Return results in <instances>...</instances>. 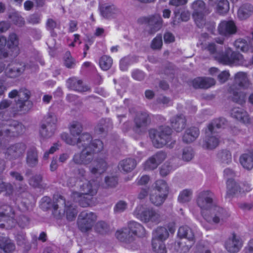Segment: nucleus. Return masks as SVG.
I'll use <instances>...</instances> for the list:
<instances>
[{"mask_svg": "<svg viewBox=\"0 0 253 253\" xmlns=\"http://www.w3.org/2000/svg\"><path fill=\"white\" fill-rule=\"evenodd\" d=\"M70 135L67 133L61 135V139L67 144H77L82 149L80 153L74 155L73 162L78 165H86L92 160V154L101 151L103 144L100 140L91 141L92 138L89 133H84L80 135L83 127L81 124L78 122H72L69 127Z\"/></svg>", "mask_w": 253, "mask_h": 253, "instance_id": "obj_1", "label": "nucleus"}, {"mask_svg": "<svg viewBox=\"0 0 253 253\" xmlns=\"http://www.w3.org/2000/svg\"><path fill=\"white\" fill-rule=\"evenodd\" d=\"M195 201L196 205L200 209L202 216L209 223H221L229 216L226 210L216 205L214 195L210 190L199 192Z\"/></svg>", "mask_w": 253, "mask_h": 253, "instance_id": "obj_2", "label": "nucleus"}, {"mask_svg": "<svg viewBox=\"0 0 253 253\" xmlns=\"http://www.w3.org/2000/svg\"><path fill=\"white\" fill-rule=\"evenodd\" d=\"M79 174L83 178L77 182L80 192H73L71 198L82 207L91 206L93 204V197L97 193L99 183L96 181L86 179V172L83 169H79Z\"/></svg>", "mask_w": 253, "mask_h": 253, "instance_id": "obj_3", "label": "nucleus"}, {"mask_svg": "<svg viewBox=\"0 0 253 253\" xmlns=\"http://www.w3.org/2000/svg\"><path fill=\"white\" fill-rule=\"evenodd\" d=\"M53 214L56 218H61L66 213L67 220L72 221L74 219L77 214V210L75 206L69 201L65 202L60 195H56L53 197Z\"/></svg>", "mask_w": 253, "mask_h": 253, "instance_id": "obj_4", "label": "nucleus"}, {"mask_svg": "<svg viewBox=\"0 0 253 253\" xmlns=\"http://www.w3.org/2000/svg\"><path fill=\"white\" fill-rule=\"evenodd\" d=\"M15 213L11 207L4 205L0 208V227L10 229L18 223L21 227H24L28 222V218L25 216L19 217L16 219Z\"/></svg>", "mask_w": 253, "mask_h": 253, "instance_id": "obj_5", "label": "nucleus"}, {"mask_svg": "<svg viewBox=\"0 0 253 253\" xmlns=\"http://www.w3.org/2000/svg\"><path fill=\"white\" fill-rule=\"evenodd\" d=\"M0 120L6 122L3 123V126H0V137L16 136L25 131V128L22 124L9 120L5 112L3 114L0 113Z\"/></svg>", "mask_w": 253, "mask_h": 253, "instance_id": "obj_6", "label": "nucleus"}, {"mask_svg": "<svg viewBox=\"0 0 253 253\" xmlns=\"http://www.w3.org/2000/svg\"><path fill=\"white\" fill-rule=\"evenodd\" d=\"M224 124L223 119H216L209 124L206 130V140L203 145L208 149L215 148L219 144L218 135L216 134V129L220 128Z\"/></svg>", "mask_w": 253, "mask_h": 253, "instance_id": "obj_7", "label": "nucleus"}, {"mask_svg": "<svg viewBox=\"0 0 253 253\" xmlns=\"http://www.w3.org/2000/svg\"><path fill=\"white\" fill-rule=\"evenodd\" d=\"M133 214L136 218L144 223L152 222L157 224L161 220L160 215L145 205L137 206L134 210Z\"/></svg>", "mask_w": 253, "mask_h": 253, "instance_id": "obj_8", "label": "nucleus"}, {"mask_svg": "<svg viewBox=\"0 0 253 253\" xmlns=\"http://www.w3.org/2000/svg\"><path fill=\"white\" fill-rule=\"evenodd\" d=\"M235 81L236 83L238 84L240 88L236 90L231 89L230 93L233 94L232 98L234 101L242 104L245 102L246 98V94L242 90V88H245L249 87L250 83L247 74L244 72L237 73L235 76Z\"/></svg>", "mask_w": 253, "mask_h": 253, "instance_id": "obj_9", "label": "nucleus"}, {"mask_svg": "<svg viewBox=\"0 0 253 253\" xmlns=\"http://www.w3.org/2000/svg\"><path fill=\"white\" fill-rule=\"evenodd\" d=\"M168 236L169 233L164 227H159L153 232L152 246L156 253H166V248L164 242Z\"/></svg>", "mask_w": 253, "mask_h": 253, "instance_id": "obj_10", "label": "nucleus"}, {"mask_svg": "<svg viewBox=\"0 0 253 253\" xmlns=\"http://www.w3.org/2000/svg\"><path fill=\"white\" fill-rule=\"evenodd\" d=\"M170 129L169 127H161L158 130L151 129L149 136L154 146L161 148L167 144L170 139Z\"/></svg>", "mask_w": 253, "mask_h": 253, "instance_id": "obj_11", "label": "nucleus"}, {"mask_svg": "<svg viewBox=\"0 0 253 253\" xmlns=\"http://www.w3.org/2000/svg\"><path fill=\"white\" fill-rule=\"evenodd\" d=\"M57 121V118L54 114H48L44 118V123L42 125L40 130L42 138L47 139L53 136L56 130Z\"/></svg>", "mask_w": 253, "mask_h": 253, "instance_id": "obj_12", "label": "nucleus"}, {"mask_svg": "<svg viewBox=\"0 0 253 253\" xmlns=\"http://www.w3.org/2000/svg\"><path fill=\"white\" fill-rule=\"evenodd\" d=\"M97 216L92 212H82L78 217V226L82 232L90 230L96 220Z\"/></svg>", "mask_w": 253, "mask_h": 253, "instance_id": "obj_13", "label": "nucleus"}, {"mask_svg": "<svg viewBox=\"0 0 253 253\" xmlns=\"http://www.w3.org/2000/svg\"><path fill=\"white\" fill-rule=\"evenodd\" d=\"M234 171L230 169H226L224 170V177L227 179V195L228 198L238 195L240 193V189L237 183L234 182L232 178L235 176Z\"/></svg>", "mask_w": 253, "mask_h": 253, "instance_id": "obj_14", "label": "nucleus"}, {"mask_svg": "<svg viewBox=\"0 0 253 253\" xmlns=\"http://www.w3.org/2000/svg\"><path fill=\"white\" fill-rule=\"evenodd\" d=\"M220 62L227 65H243L244 59L242 55L239 53L232 52L230 49L227 50L226 54L219 59Z\"/></svg>", "mask_w": 253, "mask_h": 253, "instance_id": "obj_15", "label": "nucleus"}, {"mask_svg": "<svg viewBox=\"0 0 253 253\" xmlns=\"http://www.w3.org/2000/svg\"><path fill=\"white\" fill-rule=\"evenodd\" d=\"M192 7L193 9V17L198 26L201 27L204 23L205 3L202 0L194 1Z\"/></svg>", "mask_w": 253, "mask_h": 253, "instance_id": "obj_16", "label": "nucleus"}, {"mask_svg": "<svg viewBox=\"0 0 253 253\" xmlns=\"http://www.w3.org/2000/svg\"><path fill=\"white\" fill-rule=\"evenodd\" d=\"M30 92L26 89H21L19 91L13 90L8 93V97L13 98L16 96L19 97V99L16 102L17 107H19L18 111H21L24 107V104L29 98Z\"/></svg>", "mask_w": 253, "mask_h": 253, "instance_id": "obj_17", "label": "nucleus"}, {"mask_svg": "<svg viewBox=\"0 0 253 253\" xmlns=\"http://www.w3.org/2000/svg\"><path fill=\"white\" fill-rule=\"evenodd\" d=\"M178 236L181 238H185L188 240V244L184 242L186 245L182 248V251L185 253L193 244L194 235L191 229L187 226L180 227L178 231Z\"/></svg>", "mask_w": 253, "mask_h": 253, "instance_id": "obj_18", "label": "nucleus"}, {"mask_svg": "<svg viewBox=\"0 0 253 253\" xmlns=\"http://www.w3.org/2000/svg\"><path fill=\"white\" fill-rule=\"evenodd\" d=\"M31 68V66L24 64L13 63L5 68V73L10 78H15L22 74L26 69Z\"/></svg>", "mask_w": 253, "mask_h": 253, "instance_id": "obj_19", "label": "nucleus"}, {"mask_svg": "<svg viewBox=\"0 0 253 253\" xmlns=\"http://www.w3.org/2000/svg\"><path fill=\"white\" fill-rule=\"evenodd\" d=\"M26 150V145L22 143H17L8 147L4 152L7 158H17L22 156Z\"/></svg>", "mask_w": 253, "mask_h": 253, "instance_id": "obj_20", "label": "nucleus"}, {"mask_svg": "<svg viewBox=\"0 0 253 253\" xmlns=\"http://www.w3.org/2000/svg\"><path fill=\"white\" fill-rule=\"evenodd\" d=\"M242 246V242L240 238L235 235L227 239L225 243L227 251L231 253H236Z\"/></svg>", "mask_w": 253, "mask_h": 253, "instance_id": "obj_21", "label": "nucleus"}, {"mask_svg": "<svg viewBox=\"0 0 253 253\" xmlns=\"http://www.w3.org/2000/svg\"><path fill=\"white\" fill-rule=\"evenodd\" d=\"M166 158V154L162 152L158 153L150 158L145 163L144 167L146 170H151L156 169L158 165Z\"/></svg>", "mask_w": 253, "mask_h": 253, "instance_id": "obj_22", "label": "nucleus"}, {"mask_svg": "<svg viewBox=\"0 0 253 253\" xmlns=\"http://www.w3.org/2000/svg\"><path fill=\"white\" fill-rule=\"evenodd\" d=\"M218 31L220 35H230L235 33L236 27L232 21H223L219 24Z\"/></svg>", "mask_w": 253, "mask_h": 253, "instance_id": "obj_23", "label": "nucleus"}, {"mask_svg": "<svg viewBox=\"0 0 253 253\" xmlns=\"http://www.w3.org/2000/svg\"><path fill=\"white\" fill-rule=\"evenodd\" d=\"M107 164L104 159H98L93 163V166L90 168V172L94 174H101L105 171Z\"/></svg>", "mask_w": 253, "mask_h": 253, "instance_id": "obj_24", "label": "nucleus"}, {"mask_svg": "<svg viewBox=\"0 0 253 253\" xmlns=\"http://www.w3.org/2000/svg\"><path fill=\"white\" fill-rule=\"evenodd\" d=\"M215 81L212 78H197L195 79L192 84L194 88H208L214 84Z\"/></svg>", "mask_w": 253, "mask_h": 253, "instance_id": "obj_25", "label": "nucleus"}, {"mask_svg": "<svg viewBox=\"0 0 253 253\" xmlns=\"http://www.w3.org/2000/svg\"><path fill=\"white\" fill-rule=\"evenodd\" d=\"M128 229L132 236H137L138 237H143L145 235V230L144 228L139 223L132 221L128 223Z\"/></svg>", "mask_w": 253, "mask_h": 253, "instance_id": "obj_26", "label": "nucleus"}, {"mask_svg": "<svg viewBox=\"0 0 253 253\" xmlns=\"http://www.w3.org/2000/svg\"><path fill=\"white\" fill-rule=\"evenodd\" d=\"M67 84L69 88L79 92H84L87 91L89 89L87 86L83 85L82 81L76 78H71L69 79Z\"/></svg>", "mask_w": 253, "mask_h": 253, "instance_id": "obj_27", "label": "nucleus"}, {"mask_svg": "<svg viewBox=\"0 0 253 253\" xmlns=\"http://www.w3.org/2000/svg\"><path fill=\"white\" fill-rule=\"evenodd\" d=\"M136 161L131 158L124 159L121 161L119 164L118 167L120 170L125 172L131 171L136 167Z\"/></svg>", "mask_w": 253, "mask_h": 253, "instance_id": "obj_28", "label": "nucleus"}, {"mask_svg": "<svg viewBox=\"0 0 253 253\" xmlns=\"http://www.w3.org/2000/svg\"><path fill=\"white\" fill-rule=\"evenodd\" d=\"M231 115L245 124L250 123V118L247 113L242 108L239 107L233 108L231 111Z\"/></svg>", "mask_w": 253, "mask_h": 253, "instance_id": "obj_29", "label": "nucleus"}, {"mask_svg": "<svg viewBox=\"0 0 253 253\" xmlns=\"http://www.w3.org/2000/svg\"><path fill=\"white\" fill-rule=\"evenodd\" d=\"M0 248L6 253H11L15 250V246L7 237H0Z\"/></svg>", "mask_w": 253, "mask_h": 253, "instance_id": "obj_30", "label": "nucleus"}, {"mask_svg": "<svg viewBox=\"0 0 253 253\" xmlns=\"http://www.w3.org/2000/svg\"><path fill=\"white\" fill-rule=\"evenodd\" d=\"M115 236L121 242L127 243L132 240V236L129 229L124 228L116 231Z\"/></svg>", "mask_w": 253, "mask_h": 253, "instance_id": "obj_31", "label": "nucleus"}, {"mask_svg": "<svg viewBox=\"0 0 253 253\" xmlns=\"http://www.w3.org/2000/svg\"><path fill=\"white\" fill-rule=\"evenodd\" d=\"M240 162L244 169H251L253 168V155L249 153L243 154L240 156Z\"/></svg>", "mask_w": 253, "mask_h": 253, "instance_id": "obj_32", "label": "nucleus"}, {"mask_svg": "<svg viewBox=\"0 0 253 253\" xmlns=\"http://www.w3.org/2000/svg\"><path fill=\"white\" fill-rule=\"evenodd\" d=\"M102 16L106 18L115 17L118 13L119 10L114 5L103 7L101 9Z\"/></svg>", "mask_w": 253, "mask_h": 253, "instance_id": "obj_33", "label": "nucleus"}, {"mask_svg": "<svg viewBox=\"0 0 253 253\" xmlns=\"http://www.w3.org/2000/svg\"><path fill=\"white\" fill-rule=\"evenodd\" d=\"M199 131L197 127H192L186 130L184 134L183 139V141L190 143L194 141L198 137Z\"/></svg>", "mask_w": 253, "mask_h": 253, "instance_id": "obj_34", "label": "nucleus"}, {"mask_svg": "<svg viewBox=\"0 0 253 253\" xmlns=\"http://www.w3.org/2000/svg\"><path fill=\"white\" fill-rule=\"evenodd\" d=\"M154 191L164 194V195H168L169 192V187L167 183L163 180H158L156 181L154 188L153 190Z\"/></svg>", "mask_w": 253, "mask_h": 253, "instance_id": "obj_35", "label": "nucleus"}, {"mask_svg": "<svg viewBox=\"0 0 253 253\" xmlns=\"http://www.w3.org/2000/svg\"><path fill=\"white\" fill-rule=\"evenodd\" d=\"M172 127L177 132L181 131L185 126V119L183 116L176 117L172 119Z\"/></svg>", "mask_w": 253, "mask_h": 253, "instance_id": "obj_36", "label": "nucleus"}, {"mask_svg": "<svg viewBox=\"0 0 253 253\" xmlns=\"http://www.w3.org/2000/svg\"><path fill=\"white\" fill-rule=\"evenodd\" d=\"M167 197L166 195L153 190L150 195V201L155 205L160 206L164 203Z\"/></svg>", "mask_w": 253, "mask_h": 253, "instance_id": "obj_37", "label": "nucleus"}, {"mask_svg": "<svg viewBox=\"0 0 253 253\" xmlns=\"http://www.w3.org/2000/svg\"><path fill=\"white\" fill-rule=\"evenodd\" d=\"M234 46L237 49L241 50L243 52H253V46L249 45L244 40H237L234 42Z\"/></svg>", "mask_w": 253, "mask_h": 253, "instance_id": "obj_38", "label": "nucleus"}, {"mask_svg": "<svg viewBox=\"0 0 253 253\" xmlns=\"http://www.w3.org/2000/svg\"><path fill=\"white\" fill-rule=\"evenodd\" d=\"M253 8L251 5H245L241 7L238 12L240 19L243 20L248 18L253 12Z\"/></svg>", "mask_w": 253, "mask_h": 253, "instance_id": "obj_39", "label": "nucleus"}, {"mask_svg": "<svg viewBox=\"0 0 253 253\" xmlns=\"http://www.w3.org/2000/svg\"><path fill=\"white\" fill-rule=\"evenodd\" d=\"M112 62L113 60L110 57L104 55L100 58L99 64L102 70L106 71L111 67Z\"/></svg>", "mask_w": 253, "mask_h": 253, "instance_id": "obj_40", "label": "nucleus"}, {"mask_svg": "<svg viewBox=\"0 0 253 253\" xmlns=\"http://www.w3.org/2000/svg\"><path fill=\"white\" fill-rule=\"evenodd\" d=\"M192 192L189 189L182 190L179 195L178 200L181 203H186L189 202L192 198Z\"/></svg>", "mask_w": 253, "mask_h": 253, "instance_id": "obj_41", "label": "nucleus"}, {"mask_svg": "<svg viewBox=\"0 0 253 253\" xmlns=\"http://www.w3.org/2000/svg\"><path fill=\"white\" fill-rule=\"evenodd\" d=\"M38 162L37 151L34 149L29 150L27 153V163L31 167L35 166Z\"/></svg>", "mask_w": 253, "mask_h": 253, "instance_id": "obj_42", "label": "nucleus"}, {"mask_svg": "<svg viewBox=\"0 0 253 253\" xmlns=\"http://www.w3.org/2000/svg\"><path fill=\"white\" fill-rule=\"evenodd\" d=\"M9 19L11 20L13 23L18 26H22L24 24V20L23 18L20 15L19 13L17 11H14L10 14L8 16Z\"/></svg>", "mask_w": 253, "mask_h": 253, "instance_id": "obj_43", "label": "nucleus"}, {"mask_svg": "<svg viewBox=\"0 0 253 253\" xmlns=\"http://www.w3.org/2000/svg\"><path fill=\"white\" fill-rule=\"evenodd\" d=\"M6 43L7 46L10 49L17 48L19 44L17 36L14 33L10 34L6 41Z\"/></svg>", "mask_w": 253, "mask_h": 253, "instance_id": "obj_44", "label": "nucleus"}, {"mask_svg": "<svg viewBox=\"0 0 253 253\" xmlns=\"http://www.w3.org/2000/svg\"><path fill=\"white\" fill-rule=\"evenodd\" d=\"M148 118L146 113H138L134 119L135 125L137 127H140L145 125Z\"/></svg>", "mask_w": 253, "mask_h": 253, "instance_id": "obj_45", "label": "nucleus"}, {"mask_svg": "<svg viewBox=\"0 0 253 253\" xmlns=\"http://www.w3.org/2000/svg\"><path fill=\"white\" fill-rule=\"evenodd\" d=\"M229 9V4L227 0H220L217 3L216 9L220 14L226 13Z\"/></svg>", "mask_w": 253, "mask_h": 253, "instance_id": "obj_46", "label": "nucleus"}, {"mask_svg": "<svg viewBox=\"0 0 253 253\" xmlns=\"http://www.w3.org/2000/svg\"><path fill=\"white\" fill-rule=\"evenodd\" d=\"M219 157L222 163L228 164L232 161L231 153L228 151H223L219 154Z\"/></svg>", "mask_w": 253, "mask_h": 253, "instance_id": "obj_47", "label": "nucleus"}, {"mask_svg": "<svg viewBox=\"0 0 253 253\" xmlns=\"http://www.w3.org/2000/svg\"><path fill=\"white\" fill-rule=\"evenodd\" d=\"M64 64L67 68H73L76 64V61L72 58L70 52H67L64 57Z\"/></svg>", "mask_w": 253, "mask_h": 253, "instance_id": "obj_48", "label": "nucleus"}, {"mask_svg": "<svg viewBox=\"0 0 253 253\" xmlns=\"http://www.w3.org/2000/svg\"><path fill=\"white\" fill-rule=\"evenodd\" d=\"M127 208V203L124 201H119L115 205L114 210L116 213L124 211Z\"/></svg>", "mask_w": 253, "mask_h": 253, "instance_id": "obj_49", "label": "nucleus"}, {"mask_svg": "<svg viewBox=\"0 0 253 253\" xmlns=\"http://www.w3.org/2000/svg\"><path fill=\"white\" fill-rule=\"evenodd\" d=\"M163 42L161 36H157L154 38L151 43V47L154 49H160L162 46Z\"/></svg>", "mask_w": 253, "mask_h": 253, "instance_id": "obj_50", "label": "nucleus"}, {"mask_svg": "<svg viewBox=\"0 0 253 253\" xmlns=\"http://www.w3.org/2000/svg\"><path fill=\"white\" fill-rule=\"evenodd\" d=\"M107 229V225L103 221L98 222L95 226V231L101 234H103L106 232Z\"/></svg>", "mask_w": 253, "mask_h": 253, "instance_id": "obj_51", "label": "nucleus"}, {"mask_svg": "<svg viewBox=\"0 0 253 253\" xmlns=\"http://www.w3.org/2000/svg\"><path fill=\"white\" fill-rule=\"evenodd\" d=\"M132 62L130 57H125L122 58L120 61V68L122 71H125L127 69L128 65Z\"/></svg>", "mask_w": 253, "mask_h": 253, "instance_id": "obj_52", "label": "nucleus"}, {"mask_svg": "<svg viewBox=\"0 0 253 253\" xmlns=\"http://www.w3.org/2000/svg\"><path fill=\"white\" fill-rule=\"evenodd\" d=\"M2 191H5L7 194H10L12 192V187L10 184H5L0 181V193Z\"/></svg>", "mask_w": 253, "mask_h": 253, "instance_id": "obj_53", "label": "nucleus"}, {"mask_svg": "<svg viewBox=\"0 0 253 253\" xmlns=\"http://www.w3.org/2000/svg\"><path fill=\"white\" fill-rule=\"evenodd\" d=\"M193 158L192 151L189 148L185 149L183 150L182 159L186 161H189Z\"/></svg>", "mask_w": 253, "mask_h": 253, "instance_id": "obj_54", "label": "nucleus"}, {"mask_svg": "<svg viewBox=\"0 0 253 253\" xmlns=\"http://www.w3.org/2000/svg\"><path fill=\"white\" fill-rule=\"evenodd\" d=\"M6 44V39L4 37H0V58L5 56V52H4V48Z\"/></svg>", "mask_w": 253, "mask_h": 253, "instance_id": "obj_55", "label": "nucleus"}, {"mask_svg": "<svg viewBox=\"0 0 253 253\" xmlns=\"http://www.w3.org/2000/svg\"><path fill=\"white\" fill-rule=\"evenodd\" d=\"M132 77L136 80L141 81L144 79V75L142 71L138 70H135L132 72Z\"/></svg>", "mask_w": 253, "mask_h": 253, "instance_id": "obj_56", "label": "nucleus"}, {"mask_svg": "<svg viewBox=\"0 0 253 253\" xmlns=\"http://www.w3.org/2000/svg\"><path fill=\"white\" fill-rule=\"evenodd\" d=\"M42 180V177L41 175H36L30 180L29 183L31 185L37 187L38 186Z\"/></svg>", "mask_w": 253, "mask_h": 253, "instance_id": "obj_57", "label": "nucleus"}, {"mask_svg": "<svg viewBox=\"0 0 253 253\" xmlns=\"http://www.w3.org/2000/svg\"><path fill=\"white\" fill-rule=\"evenodd\" d=\"M51 205L50 199L49 197H44L42 199L41 206L42 209L50 208Z\"/></svg>", "mask_w": 253, "mask_h": 253, "instance_id": "obj_58", "label": "nucleus"}, {"mask_svg": "<svg viewBox=\"0 0 253 253\" xmlns=\"http://www.w3.org/2000/svg\"><path fill=\"white\" fill-rule=\"evenodd\" d=\"M150 22L151 24L156 25L157 26H160L162 23V19L159 15H156L151 19Z\"/></svg>", "mask_w": 253, "mask_h": 253, "instance_id": "obj_59", "label": "nucleus"}, {"mask_svg": "<svg viewBox=\"0 0 253 253\" xmlns=\"http://www.w3.org/2000/svg\"><path fill=\"white\" fill-rule=\"evenodd\" d=\"M149 177L147 175H143L137 179L136 182L139 185L146 184L149 181Z\"/></svg>", "mask_w": 253, "mask_h": 253, "instance_id": "obj_60", "label": "nucleus"}, {"mask_svg": "<svg viewBox=\"0 0 253 253\" xmlns=\"http://www.w3.org/2000/svg\"><path fill=\"white\" fill-rule=\"evenodd\" d=\"M229 77V73L227 71H223L218 76L219 80L221 83H224L227 80Z\"/></svg>", "mask_w": 253, "mask_h": 253, "instance_id": "obj_61", "label": "nucleus"}, {"mask_svg": "<svg viewBox=\"0 0 253 253\" xmlns=\"http://www.w3.org/2000/svg\"><path fill=\"white\" fill-rule=\"evenodd\" d=\"M11 104L10 101L3 99L0 102V110L3 111L8 108Z\"/></svg>", "mask_w": 253, "mask_h": 253, "instance_id": "obj_62", "label": "nucleus"}, {"mask_svg": "<svg viewBox=\"0 0 253 253\" xmlns=\"http://www.w3.org/2000/svg\"><path fill=\"white\" fill-rule=\"evenodd\" d=\"M164 41L166 43H170L174 41L175 38L174 36L169 32L165 33L164 37Z\"/></svg>", "mask_w": 253, "mask_h": 253, "instance_id": "obj_63", "label": "nucleus"}, {"mask_svg": "<svg viewBox=\"0 0 253 253\" xmlns=\"http://www.w3.org/2000/svg\"><path fill=\"white\" fill-rule=\"evenodd\" d=\"M171 169L169 166L164 165L161 169L160 174L162 176H166L171 171Z\"/></svg>", "mask_w": 253, "mask_h": 253, "instance_id": "obj_64", "label": "nucleus"}]
</instances>
